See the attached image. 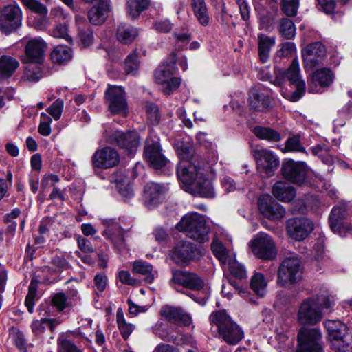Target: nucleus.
I'll return each instance as SVG.
<instances>
[{"instance_id":"nucleus-44","label":"nucleus","mask_w":352,"mask_h":352,"mask_svg":"<svg viewBox=\"0 0 352 352\" xmlns=\"http://www.w3.org/2000/svg\"><path fill=\"white\" fill-rule=\"evenodd\" d=\"M211 250L214 256L222 263L228 262V252L223 246V243L218 240H214L211 244Z\"/></svg>"},{"instance_id":"nucleus-16","label":"nucleus","mask_w":352,"mask_h":352,"mask_svg":"<svg viewBox=\"0 0 352 352\" xmlns=\"http://www.w3.org/2000/svg\"><path fill=\"white\" fill-rule=\"evenodd\" d=\"M120 155L118 151L110 146L97 150L92 157L94 168L107 169L118 164Z\"/></svg>"},{"instance_id":"nucleus-58","label":"nucleus","mask_w":352,"mask_h":352,"mask_svg":"<svg viewBox=\"0 0 352 352\" xmlns=\"http://www.w3.org/2000/svg\"><path fill=\"white\" fill-rule=\"evenodd\" d=\"M181 80L179 78H170V79L166 80L164 84H162L163 91L166 94L169 95L179 86Z\"/></svg>"},{"instance_id":"nucleus-30","label":"nucleus","mask_w":352,"mask_h":352,"mask_svg":"<svg viewBox=\"0 0 352 352\" xmlns=\"http://www.w3.org/2000/svg\"><path fill=\"white\" fill-rule=\"evenodd\" d=\"M272 194L281 201L290 202L294 199L296 191L289 184L280 181L273 186Z\"/></svg>"},{"instance_id":"nucleus-52","label":"nucleus","mask_w":352,"mask_h":352,"mask_svg":"<svg viewBox=\"0 0 352 352\" xmlns=\"http://www.w3.org/2000/svg\"><path fill=\"white\" fill-rule=\"evenodd\" d=\"M139 64L135 53L130 54L125 60L124 69L128 74H134L138 69Z\"/></svg>"},{"instance_id":"nucleus-32","label":"nucleus","mask_w":352,"mask_h":352,"mask_svg":"<svg viewBox=\"0 0 352 352\" xmlns=\"http://www.w3.org/2000/svg\"><path fill=\"white\" fill-rule=\"evenodd\" d=\"M190 6L199 23L203 26L209 25L210 18L205 0H191Z\"/></svg>"},{"instance_id":"nucleus-7","label":"nucleus","mask_w":352,"mask_h":352,"mask_svg":"<svg viewBox=\"0 0 352 352\" xmlns=\"http://www.w3.org/2000/svg\"><path fill=\"white\" fill-rule=\"evenodd\" d=\"M252 154L256 162L257 170L261 173L271 176L278 168L280 161L273 151L256 146L252 150Z\"/></svg>"},{"instance_id":"nucleus-13","label":"nucleus","mask_w":352,"mask_h":352,"mask_svg":"<svg viewBox=\"0 0 352 352\" xmlns=\"http://www.w3.org/2000/svg\"><path fill=\"white\" fill-rule=\"evenodd\" d=\"M283 78L287 79L296 87V90L290 96L283 95V96L293 102L300 100L305 92V82L300 78L299 63L297 58H294L290 66L284 72Z\"/></svg>"},{"instance_id":"nucleus-24","label":"nucleus","mask_w":352,"mask_h":352,"mask_svg":"<svg viewBox=\"0 0 352 352\" xmlns=\"http://www.w3.org/2000/svg\"><path fill=\"white\" fill-rule=\"evenodd\" d=\"M168 187L162 184L150 182L148 183L144 190V199L145 204L148 207L157 205L164 199Z\"/></svg>"},{"instance_id":"nucleus-3","label":"nucleus","mask_w":352,"mask_h":352,"mask_svg":"<svg viewBox=\"0 0 352 352\" xmlns=\"http://www.w3.org/2000/svg\"><path fill=\"white\" fill-rule=\"evenodd\" d=\"M331 305V300L326 295L318 296L316 298H307L299 307L298 320L303 324L314 325L322 318V309H329Z\"/></svg>"},{"instance_id":"nucleus-54","label":"nucleus","mask_w":352,"mask_h":352,"mask_svg":"<svg viewBox=\"0 0 352 352\" xmlns=\"http://www.w3.org/2000/svg\"><path fill=\"white\" fill-rule=\"evenodd\" d=\"M52 119L45 113L41 114V122L38 126V132L41 135L47 136L51 133L50 123Z\"/></svg>"},{"instance_id":"nucleus-22","label":"nucleus","mask_w":352,"mask_h":352,"mask_svg":"<svg viewBox=\"0 0 352 352\" xmlns=\"http://www.w3.org/2000/svg\"><path fill=\"white\" fill-rule=\"evenodd\" d=\"M258 208L263 215L271 221L280 220L285 214L284 208L268 195L259 198Z\"/></svg>"},{"instance_id":"nucleus-50","label":"nucleus","mask_w":352,"mask_h":352,"mask_svg":"<svg viewBox=\"0 0 352 352\" xmlns=\"http://www.w3.org/2000/svg\"><path fill=\"white\" fill-rule=\"evenodd\" d=\"M78 37L82 47H87L94 41L93 31L89 27L82 29L79 26Z\"/></svg>"},{"instance_id":"nucleus-28","label":"nucleus","mask_w":352,"mask_h":352,"mask_svg":"<svg viewBox=\"0 0 352 352\" xmlns=\"http://www.w3.org/2000/svg\"><path fill=\"white\" fill-rule=\"evenodd\" d=\"M110 12V0H100L89 11V21L96 25L102 24Z\"/></svg>"},{"instance_id":"nucleus-23","label":"nucleus","mask_w":352,"mask_h":352,"mask_svg":"<svg viewBox=\"0 0 352 352\" xmlns=\"http://www.w3.org/2000/svg\"><path fill=\"white\" fill-rule=\"evenodd\" d=\"M326 54L324 45L321 42L308 45L302 51L305 69H311L320 63V58Z\"/></svg>"},{"instance_id":"nucleus-61","label":"nucleus","mask_w":352,"mask_h":352,"mask_svg":"<svg viewBox=\"0 0 352 352\" xmlns=\"http://www.w3.org/2000/svg\"><path fill=\"white\" fill-rule=\"evenodd\" d=\"M320 9L326 14H332L336 8L335 0H318Z\"/></svg>"},{"instance_id":"nucleus-2","label":"nucleus","mask_w":352,"mask_h":352,"mask_svg":"<svg viewBox=\"0 0 352 352\" xmlns=\"http://www.w3.org/2000/svg\"><path fill=\"white\" fill-rule=\"evenodd\" d=\"M209 321L212 328H216L219 337L228 344L235 345L244 337L242 329L224 309L212 311Z\"/></svg>"},{"instance_id":"nucleus-59","label":"nucleus","mask_w":352,"mask_h":352,"mask_svg":"<svg viewBox=\"0 0 352 352\" xmlns=\"http://www.w3.org/2000/svg\"><path fill=\"white\" fill-rule=\"evenodd\" d=\"M51 263L52 265L62 270H65L70 267L68 261L63 254L55 255L52 258Z\"/></svg>"},{"instance_id":"nucleus-27","label":"nucleus","mask_w":352,"mask_h":352,"mask_svg":"<svg viewBox=\"0 0 352 352\" xmlns=\"http://www.w3.org/2000/svg\"><path fill=\"white\" fill-rule=\"evenodd\" d=\"M160 315L168 322L182 325H188L191 322L190 316L182 308L165 305L160 310Z\"/></svg>"},{"instance_id":"nucleus-57","label":"nucleus","mask_w":352,"mask_h":352,"mask_svg":"<svg viewBox=\"0 0 352 352\" xmlns=\"http://www.w3.org/2000/svg\"><path fill=\"white\" fill-rule=\"evenodd\" d=\"M25 74L30 80L37 81L41 77V69L38 65H30L25 67Z\"/></svg>"},{"instance_id":"nucleus-60","label":"nucleus","mask_w":352,"mask_h":352,"mask_svg":"<svg viewBox=\"0 0 352 352\" xmlns=\"http://www.w3.org/2000/svg\"><path fill=\"white\" fill-rule=\"evenodd\" d=\"M331 348L336 352H351L352 346L344 339L331 342Z\"/></svg>"},{"instance_id":"nucleus-1","label":"nucleus","mask_w":352,"mask_h":352,"mask_svg":"<svg viewBox=\"0 0 352 352\" xmlns=\"http://www.w3.org/2000/svg\"><path fill=\"white\" fill-rule=\"evenodd\" d=\"M178 179L194 189L200 196L213 198L214 192L212 182L204 177V170L188 162H182L177 168Z\"/></svg>"},{"instance_id":"nucleus-41","label":"nucleus","mask_w":352,"mask_h":352,"mask_svg":"<svg viewBox=\"0 0 352 352\" xmlns=\"http://www.w3.org/2000/svg\"><path fill=\"white\" fill-rule=\"evenodd\" d=\"M267 283L263 274L255 273L251 278L250 287L256 294L263 297L265 294Z\"/></svg>"},{"instance_id":"nucleus-17","label":"nucleus","mask_w":352,"mask_h":352,"mask_svg":"<svg viewBox=\"0 0 352 352\" xmlns=\"http://www.w3.org/2000/svg\"><path fill=\"white\" fill-rule=\"evenodd\" d=\"M311 221L304 217L289 219L287 222V231L291 238L296 241L305 239L313 230Z\"/></svg>"},{"instance_id":"nucleus-15","label":"nucleus","mask_w":352,"mask_h":352,"mask_svg":"<svg viewBox=\"0 0 352 352\" xmlns=\"http://www.w3.org/2000/svg\"><path fill=\"white\" fill-rule=\"evenodd\" d=\"M144 153L146 161L155 169H161L169 163L162 153L161 146L158 140H154L150 138H147Z\"/></svg>"},{"instance_id":"nucleus-51","label":"nucleus","mask_w":352,"mask_h":352,"mask_svg":"<svg viewBox=\"0 0 352 352\" xmlns=\"http://www.w3.org/2000/svg\"><path fill=\"white\" fill-rule=\"evenodd\" d=\"M58 352H82L72 341L65 338L58 339Z\"/></svg>"},{"instance_id":"nucleus-36","label":"nucleus","mask_w":352,"mask_h":352,"mask_svg":"<svg viewBox=\"0 0 352 352\" xmlns=\"http://www.w3.org/2000/svg\"><path fill=\"white\" fill-rule=\"evenodd\" d=\"M72 50L65 45L56 47L51 53V59L55 63L63 65L67 63L72 58Z\"/></svg>"},{"instance_id":"nucleus-5","label":"nucleus","mask_w":352,"mask_h":352,"mask_svg":"<svg viewBox=\"0 0 352 352\" xmlns=\"http://www.w3.org/2000/svg\"><path fill=\"white\" fill-rule=\"evenodd\" d=\"M302 267L296 255L286 257L279 265L277 282L281 286L294 284L302 278Z\"/></svg>"},{"instance_id":"nucleus-37","label":"nucleus","mask_w":352,"mask_h":352,"mask_svg":"<svg viewBox=\"0 0 352 352\" xmlns=\"http://www.w3.org/2000/svg\"><path fill=\"white\" fill-rule=\"evenodd\" d=\"M19 63L16 59L10 56L0 58V75L10 77L16 71Z\"/></svg>"},{"instance_id":"nucleus-14","label":"nucleus","mask_w":352,"mask_h":352,"mask_svg":"<svg viewBox=\"0 0 352 352\" xmlns=\"http://www.w3.org/2000/svg\"><path fill=\"white\" fill-rule=\"evenodd\" d=\"M248 102L250 109L254 111L267 112L273 108L272 92L267 89H252Z\"/></svg>"},{"instance_id":"nucleus-64","label":"nucleus","mask_w":352,"mask_h":352,"mask_svg":"<svg viewBox=\"0 0 352 352\" xmlns=\"http://www.w3.org/2000/svg\"><path fill=\"white\" fill-rule=\"evenodd\" d=\"M296 51V45L292 42H286L282 45L280 50V55L283 56H289L292 55Z\"/></svg>"},{"instance_id":"nucleus-9","label":"nucleus","mask_w":352,"mask_h":352,"mask_svg":"<svg viewBox=\"0 0 352 352\" xmlns=\"http://www.w3.org/2000/svg\"><path fill=\"white\" fill-rule=\"evenodd\" d=\"M22 11L16 4L4 6L0 11V30L6 34L15 31L21 25Z\"/></svg>"},{"instance_id":"nucleus-46","label":"nucleus","mask_w":352,"mask_h":352,"mask_svg":"<svg viewBox=\"0 0 352 352\" xmlns=\"http://www.w3.org/2000/svg\"><path fill=\"white\" fill-rule=\"evenodd\" d=\"M228 265L232 275L239 279L246 278L247 276L245 267L235 259L230 258L228 260Z\"/></svg>"},{"instance_id":"nucleus-38","label":"nucleus","mask_w":352,"mask_h":352,"mask_svg":"<svg viewBox=\"0 0 352 352\" xmlns=\"http://www.w3.org/2000/svg\"><path fill=\"white\" fill-rule=\"evenodd\" d=\"M133 270L135 273L145 276L144 280L147 283H151L154 280L155 274L153 272V266L146 262L135 261L133 265Z\"/></svg>"},{"instance_id":"nucleus-25","label":"nucleus","mask_w":352,"mask_h":352,"mask_svg":"<svg viewBox=\"0 0 352 352\" xmlns=\"http://www.w3.org/2000/svg\"><path fill=\"white\" fill-rule=\"evenodd\" d=\"M196 252L197 250L192 243L181 241L175 247L172 258L176 263L186 265L195 258Z\"/></svg>"},{"instance_id":"nucleus-39","label":"nucleus","mask_w":352,"mask_h":352,"mask_svg":"<svg viewBox=\"0 0 352 352\" xmlns=\"http://www.w3.org/2000/svg\"><path fill=\"white\" fill-rule=\"evenodd\" d=\"M253 133L258 138L269 142H278L281 140L280 133L269 127L255 126Z\"/></svg>"},{"instance_id":"nucleus-55","label":"nucleus","mask_w":352,"mask_h":352,"mask_svg":"<svg viewBox=\"0 0 352 352\" xmlns=\"http://www.w3.org/2000/svg\"><path fill=\"white\" fill-rule=\"evenodd\" d=\"M47 322V318L33 320L30 326L33 333L36 336H42L46 330Z\"/></svg>"},{"instance_id":"nucleus-33","label":"nucleus","mask_w":352,"mask_h":352,"mask_svg":"<svg viewBox=\"0 0 352 352\" xmlns=\"http://www.w3.org/2000/svg\"><path fill=\"white\" fill-rule=\"evenodd\" d=\"M139 34V30L129 24H120L116 31L117 39L122 43L130 44L133 43Z\"/></svg>"},{"instance_id":"nucleus-8","label":"nucleus","mask_w":352,"mask_h":352,"mask_svg":"<svg viewBox=\"0 0 352 352\" xmlns=\"http://www.w3.org/2000/svg\"><path fill=\"white\" fill-rule=\"evenodd\" d=\"M105 229L102 232L103 236L108 240L118 251L127 249L125 240L126 231L124 230L120 223L116 219H108L102 221Z\"/></svg>"},{"instance_id":"nucleus-18","label":"nucleus","mask_w":352,"mask_h":352,"mask_svg":"<svg viewBox=\"0 0 352 352\" xmlns=\"http://www.w3.org/2000/svg\"><path fill=\"white\" fill-rule=\"evenodd\" d=\"M47 48L45 41L40 38L30 39L25 46L24 62L41 64Z\"/></svg>"},{"instance_id":"nucleus-45","label":"nucleus","mask_w":352,"mask_h":352,"mask_svg":"<svg viewBox=\"0 0 352 352\" xmlns=\"http://www.w3.org/2000/svg\"><path fill=\"white\" fill-rule=\"evenodd\" d=\"M52 305L60 311L72 307L69 300L67 298L66 294L64 292H57L54 294L52 296Z\"/></svg>"},{"instance_id":"nucleus-11","label":"nucleus","mask_w":352,"mask_h":352,"mask_svg":"<svg viewBox=\"0 0 352 352\" xmlns=\"http://www.w3.org/2000/svg\"><path fill=\"white\" fill-rule=\"evenodd\" d=\"M109 142L124 150L126 153L133 155L140 144V137L135 131H116L109 138Z\"/></svg>"},{"instance_id":"nucleus-12","label":"nucleus","mask_w":352,"mask_h":352,"mask_svg":"<svg viewBox=\"0 0 352 352\" xmlns=\"http://www.w3.org/2000/svg\"><path fill=\"white\" fill-rule=\"evenodd\" d=\"M281 172L285 179L292 183L300 185L307 178L308 168L303 162L288 160L283 163Z\"/></svg>"},{"instance_id":"nucleus-6","label":"nucleus","mask_w":352,"mask_h":352,"mask_svg":"<svg viewBox=\"0 0 352 352\" xmlns=\"http://www.w3.org/2000/svg\"><path fill=\"white\" fill-rule=\"evenodd\" d=\"M297 340V352H324L322 333L318 328L300 329Z\"/></svg>"},{"instance_id":"nucleus-56","label":"nucleus","mask_w":352,"mask_h":352,"mask_svg":"<svg viewBox=\"0 0 352 352\" xmlns=\"http://www.w3.org/2000/svg\"><path fill=\"white\" fill-rule=\"evenodd\" d=\"M146 109L148 120L153 124H157L160 120V116L157 105L153 103L147 104Z\"/></svg>"},{"instance_id":"nucleus-63","label":"nucleus","mask_w":352,"mask_h":352,"mask_svg":"<svg viewBox=\"0 0 352 352\" xmlns=\"http://www.w3.org/2000/svg\"><path fill=\"white\" fill-rule=\"evenodd\" d=\"M78 246L81 251L86 253H92L94 252V248L91 243L84 237H78L77 240Z\"/></svg>"},{"instance_id":"nucleus-21","label":"nucleus","mask_w":352,"mask_h":352,"mask_svg":"<svg viewBox=\"0 0 352 352\" xmlns=\"http://www.w3.org/2000/svg\"><path fill=\"white\" fill-rule=\"evenodd\" d=\"M347 215L345 208L333 207L329 217V222L331 230L340 236L345 235L347 232H352L351 226L346 220Z\"/></svg>"},{"instance_id":"nucleus-40","label":"nucleus","mask_w":352,"mask_h":352,"mask_svg":"<svg viewBox=\"0 0 352 352\" xmlns=\"http://www.w3.org/2000/svg\"><path fill=\"white\" fill-rule=\"evenodd\" d=\"M116 322L120 334L123 339L126 340L134 331L135 325L126 321L123 311L121 309H118L117 311Z\"/></svg>"},{"instance_id":"nucleus-4","label":"nucleus","mask_w":352,"mask_h":352,"mask_svg":"<svg viewBox=\"0 0 352 352\" xmlns=\"http://www.w3.org/2000/svg\"><path fill=\"white\" fill-rule=\"evenodd\" d=\"M179 232H186V235L199 243L209 239V227L206 225L204 216L197 213H190L184 216L176 226Z\"/></svg>"},{"instance_id":"nucleus-31","label":"nucleus","mask_w":352,"mask_h":352,"mask_svg":"<svg viewBox=\"0 0 352 352\" xmlns=\"http://www.w3.org/2000/svg\"><path fill=\"white\" fill-rule=\"evenodd\" d=\"M331 342L342 340L347 333V327L340 320H329L324 323Z\"/></svg>"},{"instance_id":"nucleus-35","label":"nucleus","mask_w":352,"mask_h":352,"mask_svg":"<svg viewBox=\"0 0 352 352\" xmlns=\"http://www.w3.org/2000/svg\"><path fill=\"white\" fill-rule=\"evenodd\" d=\"M150 4V0H126V13L132 19H136L149 8Z\"/></svg>"},{"instance_id":"nucleus-20","label":"nucleus","mask_w":352,"mask_h":352,"mask_svg":"<svg viewBox=\"0 0 352 352\" xmlns=\"http://www.w3.org/2000/svg\"><path fill=\"white\" fill-rule=\"evenodd\" d=\"M105 98L110 111L114 113H125L127 103L123 89L118 86H109L105 92Z\"/></svg>"},{"instance_id":"nucleus-29","label":"nucleus","mask_w":352,"mask_h":352,"mask_svg":"<svg viewBox=\"0 0 352 352\" xmlns=\"http://www.w3.org/2000/svg\"><path fill=\"white\" fill-rule=\"evenodd\" d=\"M258 54L261 63H266L270 57L271 50L275 45V38L264 34L257 36Z\"/></svg>"},{"instance_id":"nucleus-47","label":"nucleus","mask_w":352,"mask_h":352,"mask_svg":"<svg viewBox=\"0 0 352 352\" xmlns=\"http://www.w3.org/2000/svg\"><path fill=\"white\" fill-rule=\"evenodd\" d=\"M286 151L306 153L305 148L302 145L300 136L294 135L287 139L285 142Z\"/></svg>"},{"instance_id":"nucleus-10","label":"nucleus","mask_w":352,"mask_h":352,"mask_svg":"<svg viewBox=\"0 0 352 352\" xmlns=\"http://www.w3.org/2000/svg\"><path fill=\"white\" fill-rule=\"evenodd\" d=\"M253 254L258 258L272 260L276 256L275 244L270 235L259 233L250 241Z\"/></svg>"},{"instance_id":"nucleus-42","label":"nucleus","mask_w":352,"mask_h":352,"mask_svg":"<svg viewBox=\"0 0 352 352\" xmlns=\"http://www.w3.org/2000/svg\"><path fill=\"white\" fill-rule=\"evenodd\" d=\"M37 282L32 278L28 287V292L25 298V305L30 313L34 311V301L37 295Z\"/></svg>"},{"instance_id":"nucleus-48","label":"nucleus","mask_w":352,"mask_h":352,"mask_svg":"<svg viewBox=\"0 0 352 352\" xmlns=\"http://www.w3.org/2000/svg\"><path fill=\"white\" fill-rule=\"evenodd\" d=\"M298 6V0H281V9L288 16H294L296 14Z\"/></svg>"},{"instance_id":"nucleus-43","label":"nucleus","mask_w":352,"mask_h":352,"mask_svg":"<svg viewBox=\"0 0 352 352\" xmlns=\"http://www.w3.org/2000/svg\"><path fill=\"white\" fill-rule=\"evenodd\" d=\"M279 31L287 39H292L296 34L294 23L287 18L282 19L280 21Z\"/></svg>"},{"instance_id":"nucleus-26","label":"nucleus","mask_w":352,"mask_h":352,"mask_svg":"<svg viewBox=\"0 0 352 352\" xmlns=\"http://www.w3.org/2000/svg\"><path fill=\"white\" fill-rule=\"evenodd\" d=\"M334 75L328 68H321L314 72L309 84V91H319L320 87H329L333 81Z\"/></svg>"},{"instance_id":"nucleus-62","label":"nucleus","mask_w":352,"mask_h":352,"mask_svg":"<svg viewBox=\"0 0 352 352\" xmlns=\"http://www.w3.org/2000/svg\"><path fill=\"white\" fill-rule=\"evenodd\" d=\"M237 3L241 18L244 21H248L250 18V6L246 0H235Z\"/></svg>"},{"instance_id":"nucleus-19","label":"nucleus","mask_w":352,"mask_h":352,"mask_svg":"<svg viewBox=\"0 0 352 352\" xmlns=\"http://www.w3.org/2000/svg\"><path fill=\"white\" fill-rule=\"evenodd\" d=\"M170 283L195 291L201 289L204 286V280L197 274L183 270H172Z\"/></svg>"},{"instance_id":"nucleus-49","label":"nucleus","mask_w":352,"mask_h":352,"mask_svg":"<svg viewBox=\"0 0 352 352\" xmlns=\"http://www.w3.org/2000/svg\"><path fill=\"white\" fill-rule=\"evenodd\" d=\"M23 4L28 9L42 16L47 14V8L38 0H21Z\"/></svg>"},{"instance_id":"nucleus-53","label":"nucleus","mask_w":352,"mask_h":352,"mask_svg":"<svg viewBox=\"0 0 352 352\" xmlns=\"http://www.w3.org/2000/svg\"><path fill=\"white\" fill-rule=\"evenodd\" d=\"M63 106V101L62 100L57 99L50 107L47 108V111L55 120H58L61 117Z\"/></svg>"},{"instance_id":"nucleus-34","label":"nucleus","mask_w":352,"mask_h":352,"mask_svg":"<svg viewBox=\"0 0 352 352\" xmlns=\"http://www.w3.org/2000/svg\"><path fill=\"white\" fill-rule=\"evenodd\" d=\"M170 63L166 66H161L158 68L155 73V80L159 84H164L166 80L173 78L172 76L175 74L176 68L175 65L176 63V56L174 53L170 55Z\"/></svg>"}]
</instances>
